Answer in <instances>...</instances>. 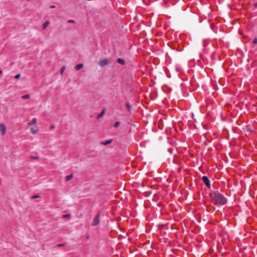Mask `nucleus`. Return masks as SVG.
<instances>
[{
	"label": "nucleus",
	"instance_id": "5",
	"mask_svg": "<svg viewBox=\"0 0 257 257\" xmlns=\"http://www.w3.org/2000/svg\"><path fill=\"white\" fill-rule=\"evenodd\" d=\"M108 64V60L106 59H104L99 62V64L101 67H104Z\"/></svg>",
	"mask_w": 257,
	"mask_h": 257
},
{
	"label": "nucleus",
	"instance_id": "11",
	"mask_svg": "<svg viewBox=\"0 0 257 257\" xmlns=\"http://www.w3.org/2000/svg\"><path fill=\"white\" fill-rule=\"evenodd\" d=\"M105 110L104 109H103L101 112L97 115V118H100V117H101L102 116H103L105 113Z\"/></svg>",
	"mask_w": 257,
	"mask_h": 257
},
{
	"label": "nucleus",
	"instance_id": "23",
	"mask_svg": "<svg viewBox=\"0 0 257 257\" xmlns=\"http://www.w3.org/2000/svg\"><path fill=\"white\" fill-rule=\"evenodd\" d=\"M50 127H51V129H53L55 127V125H52Z\"/></svg>",
	"mask_w": 257,
	"mask_h": 257
},
{
	"label": "nucleus",
	"instance_id": "24",
	"mask_svg": "<svg viewBox=\"0 0 257 257\" xmlns=\"http://www.w3.org/2000/svg\"><path fill=\"white\" fill-rule=\"evenodd\" d=\"M253 6H254V7L256 8L257 7V2L256 3H255V4H254Z\"/></svg>",
	"mask_w": 257,
	"mask_h": 257
},
{
	"label": "nucleus",
	"instance_id": "27",
	"mask_svg": "<svg viewBox=\"0 0 257 257\" xmlns=\"http://www.w3.org/2000/svg\"><path fill=\"white\" fill-rule=\"evenodd\" d=\"M2 73V71L0 70V75Z\"/></svg>",
	"mask_w": 257,
	"mask_h": 257
},
{
	"label": "nucleus",
	"instance_id": "8",
	"mask_svg": "<svg viewBox=\"0 0 257 257\" xmlns=\"http://www.w3.org/2000/svg\"><path fill=\"white\" fill-rule=\"evenodd\" d=\"M83 67V64L82 63H80L79 64H77L75 67V69L76 71H78L81 69Z\"/></svg>",
	"mask_w": 257,
	"mask_h": 257
},
{
	"label": "nucleus",
	"instance_id": "20",
	"mask_svg": "<svg viewBox=\"0 0 257 257\" xmlns=\"http://www.w3.org/2000/svg\"><path fill=\"white\" fill-rule=\"evenodd\" d=\"M253 43L254 44H257V38H256L254 39V40L253 41Z\"/></svg>",
	"mask_w": 257,
	"mask_h": 257
},
{
	"label": "nucleus",
	"instance_id": "18",
	"mask_svg": "<svg viewBox=\"0 0 257 257\" xmlns=\"http://www.w3.org/2000/svg\"><path fill=\"white\" fill-rule=\"evenodd\" d=\"M20 77H21V74H18L16 75L15 76V78L16 79H19Z\"/></svg>",
	"mask_w": 257,
	"mask_h": 257
},
{
	"label": "nucleus",
	"instance_id": "3",
	"mask_svg": "<svg viewBox=\"0 0 257 257\" xmlns=\"http://www.w3.org/2000/svg\"><path fill=\"white\" fill-rule=\"evenodd\" d=\"M202 181H203L204 183L206 185L207 188H210L211 185L210 180L208 177L206 176H204L202 177Z\"/></svg>",
	"mask_w": 257,
	"mask_h": 257
},
{
	"label": "nucleus",
	"instance_id": "10",
	"mask_svg": "<svg viewBox=\"0 0 257 257\" xmlns=\"http://www.w3.org/2000/svg\"><path fill=\"white\" fill-rule=\"evenodd\" d=\"M117 62L121 65H124L125 64L124 60L121 58H118L117 59Z\"/></svg>",
	"mask_w": 257,
	"mask_h": 257
},
{
	"label": "nucleus",
	"instance_id": "4",
	"mask_svg": "<svg viewBox=\"0 0 257 257\" xmlns=\"http://www.w3.org/2000/svg\"><path fill=\"white\" fill-rule=\"evenodd\" d=\"M0 132H1L2 135L3 136L5 135L6 134V126L3 123H1L0 124Z\"/></svg>",
	"mask_w": 257,
	"mask_h": 257
},
{
	"label": "nucleus",
	"instance_id": "6",
	"mask_svg": "<svg viewBox=\"0 0 257 257\" xmlns=\"http://www.w3.org/2000/svg\"><path fill=\"white\" fill-rule=\"evenodd\" d=\"M39 131V128L37 126H35L31 128V133L33 134H36Z\"/></svg>",
	"mask_w": 257,
	"mask_h": 257
},
{
	"label": "nucleus",
	"instance_id": "9",
	"mask_svg": "<svg viewBox=\"0 0 257 257\" xmlns=\"http://www.w3.org/2000/svg\"><path fill=\"white\" fill-rule=\"evenodd\" d=\"M36 122H37V119L36 118H33L30 122L28 123V125L29 126L32 125L33 124L36 123Z\"/></svg>",
	"mask_w": 257,
	"mask_h": 257
},
{
	"label": "nucleus",
	"instance_id": "15",
	"mask_svg": "<svg viewBox=\"0 0 257 257\" xmlns=\"http://www.w3.org/2000/svg\"><path fill=\"white\" fill-rule=\"evenodd\" d=\"M22 97L23 99H28L30 98V95H29V94L24 95L22 96Z\"/></svg>",
	"mask_w": 257,
	"mask_h": 257
},
{
	"label": "nucleus",
	"instance_id": "13",
	"mask_svg": "<svg viewBox=\"0 0 257 257\" xmlns=\"http://www.w3.org/2000/svg\"><path fill=\"white\" fill-rule=\"evenodd\" d=\"M73 174H70L69 175H68L66 177V181H69L70 180H71L72 178H73Z\"/></svg>",
	"mask_w": 257,
	"mask_h": 257
},
{
	"label": "nucleus",
	"instance_id": "7",
	"mask_svg": "<svg viewBox=\"0 0 257 257\" xmlns=\"http://www.w3.org/2000/svg\"><path fill=\"white\" fill-rule=\"evenodd\" d=\"M112 142V139H109V140H106L104 142H101V144L105 146V145H108V144L111 143Z\"/></svg>",
	"mask_w": 257,
	"mask_h": 257
},
{
	"label": "nucleus",
	"instance_id": "17",
	"mask_svg": "<svg viewBox=\"0 0 257 257\" xmlns=\"http://www.w3.org/2000/svg\"><path fill=\"white\" fill-rule=\"evenodd\" d=\"M39 197V196L38 195H35L33 196L31 198H32V199H36V198H37Z\"/></svg>",
	"mask_w": 257,
	"mask_h": 257
},
{
	"label": "nucleus",
	"instance_id": "19",
	"mask_svg": "<svg viewBox=\"0 0 257 257\" xmlns=\"http://www.w3.org/2000/svg\"><path fill=\"white\" fill-rule=\"evenodd\" d=\"M75 21L74 20H68V23H75Z\"/></svg>",
	"mask_w": 257,
	"mask_h": 257
},
{
	"label": "nucleus",
	"instance_id": "25",
	"mask_svg": "<svg viewBox=\"0 0 257 257\" xmlns=\"http://www.w3.org/2000/svg\"><path fill=\"white\" fill-rule=\"evenodd\" d=\"M55 8V6H51L50 7V8H51V9H53V8Z\"/></svg>",
	"mask_w": 257,
	"mask_h": 257
},
{
	"label": "nucleus",
	"instance_id": "16",
	"mask_svg": "<svg viewBox=\"0 0 257 257\" xmlns=\"http://www.w3.org/2000/svg\"><path fill=\"white\" fill-rule=\"evenodd\" d=\"M119 124H120V122H119V121H116V122L114 123V125H113V126H114V127H118V126H119Z\"/></svg>",
	"mask_w": 257,
	"mask_h": 257
},
{
	"label": "nucleus",
	"instance_id": "12",
	"mask_svg": "<svg viewBox=\"0 0 257 257\" xmlns=\"http://www.w3.org/2000/svg\"><path fill=\"white\" fill-rule=\"evenodd\" d=\"M50 22L49 21H47L45 23H43L42 25V27L43 29H45L46 27L48 26V25L49 24Z\"/></svg>",
	"mask_w": 257,
	"mask_h": 257
},
{
	"label": "nucleus",
	"instance_id": "22",
	"mask_svg": "<svg viewBox=\"0 0 257 257\" xmlns=\"http://www.w3.org/2000/svg\"><path fill=\"white\" fill-rule=\"evenodd\" d=\"M64 245V244H63V243H62V244H58L57 245V246L58 247H61V246H63Z\"/></svg>",
	"mask_w": 257,
	"mask_h": 257
},
{
	"label": "nucleus",
	"instance_id": "26",
	"mask_svg": "<svg viewBox=\"0 0 257 257\" xmlns=\"http://www.w3.org/2000/svg\"><path fill=\"white\" fill-rule=\"evenodd\" d=\"M33 158H34V159H38V157H34Z\"/></svg>",
	"mask_w": 257,
	"mask_h": 257
},
{
	"label": "nucleus",
	"instance_id": "21",
	"mask_svg": "<svg viewBox=\"0 0 257 257\" xmlns=\"http://www.w3.org/2000/svg\"><path fill=\"white\" fill-rule=\"evenodd\" d=\"M65 70V67L63 66L61 68V73H62L64 71V70Z\"/></svg>",
	"mask_w": 257,
	"mask_h": 257
},
{
	"label": "nucleus",
	"instance_id": "14",
	"mask_svg": "<svg viewBox=\"0 0 257 257\" xmlns=\"http://www.w3.org/2000/svg\"><path fill=\"white\" fill-rule=\"evenodd\" d=\"M125 107H126L127 110L128 111H130L131 106V105L129 104V103H128V102L125 103Z\"/></svg>",
	"mask_w": 257,
	"mask_h": 257
},
{
	"label": "nucleus",
	"instance_id": "2",
	"mask_svg": "<svg viewBox=\"0 0 257 257\" xmlns=\"http://www.w3.org/2000/svg\"><path fill=\"white\" fill-rule=\"evenodd\" d=\"M99 217H100V213H98L96 216L93 218L92 225L93 226H95L97 225L99 223Z\"/></svg>",
	"mask_w": 257,
	"mask_h": 257
},
{
	"label": "nucleus",
	"instance_id": "28",
	"mask_svg": "<svg viewBox=\"0 0 257 257\" xmlns=\"http://www.w3.org/2000/svg\"><path fill=\"white\" fill-rule=\"evenodd\" d=\"M67 216H68V215H64V217H67Z\"/></svg>",
	"mask_w": 257,
	"mask_h": 257
},
{
	"label": "nucleus",
	"instance_id": "1",
	"mask_svg": "<svg viewBox=\"0 0 257 257\" xmlns=\"http://www.w3.org/2000/svg\"><path fill=\"white\" fill-rule=\"evenodd\" d=\"M211 201L215 205H224L227 202L226 198L218 191H213L210 193Z\"/></svg>",
	"mask_w": 257,
	"mask_h": 257
}]
</instances>
